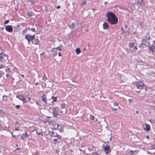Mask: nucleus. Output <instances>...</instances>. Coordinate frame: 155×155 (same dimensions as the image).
Returning a JSON list of instances; mask_svg holds the SVG:
<instances>
[{
    "label": "nucleus",
    "instance_id": "obj_1",
    "mask_svg": "<svg viewBox=\"0 0 155 155\" xmlns=\"http://www.w3.org/2000/svg\"><path fill=\"white\" fill-rule=\"evenodd\" d=\"M107 20L111 25L116 24L118 22V18L114 14L110 12H108L106 14Z\"/></svg>",
    "mask_w": 155,
    "mask_h": 155
},
{
    "label": "nucleus",
    "instance_id": "obj_2",
    "mask_svg": "<svg viewBox=\"0 0 155 155\" xmlns=\"http://www.w3.org/2000/svg\"><path fill=\"white\" fill-rule=\"evenodd\" d=\"M60 107L63 110L61 111V112L62 113L66 114L67 113V108L68 107V105L64 104H61Z\"/></svg>",
    "mask_w": 155,
    "mask_h": 155
},
{
    "label": "nucleus",
    "instance_id": "obj_3",
    "mask_svg": "<svg viewBox=\"0 0 155 155\" xmlns=\"http://www.w3.org/2000/svg\"><path fill=\"white\" fill-rule=\"evenodd\" d=\"M136 86L137 88L140 90L142 89L144 87H146L145 84L142 81L137 82Z\"/></svg>",
    "mask_w": 155,
    "mask_h": 155
},
{
    "label": "nucleus",
    "instance_id": "obj_4",
    "mask_svg": "<svg viewBox=\"0 0 155 155\" xmlns=\"http://www.w3.org/2000/svg\"><path fill=\"white\" fill-rule=\"evenodd\" d=\"M25 38L27 39L29 43L31 40L34 39L35 38V35H26L25 36Z\"/></svg>",
    "mask_w": 155,
    "mask_h": 155
},
{
    "label": "nucleus",
    "instance_id": "obj_5",
    "mask_svg": "<svg viewBox=\"0 0 155 155\" xmlns=\"http://www.w3.org/2000/svg\"><path fill=\"white\" fill-rule=\"evenodd\" d=\"M110 146L109 145H107L106 146H104V150L106 154H108L110 152Z\"/></svg>",
    "mask_w": 155,
    "mask_h": 155
},
{
    "label": "nucleus",
    "instance_id": "obj_6",
    "mask_svg": "<svg viewBox=\"0 0 155 155\" xmlns=\"http://www.w3.org/2000/svg\"><path fill=\"white\" fill-rule=\"evenodd\" d=\"M6 30L8 32H11L13 31V28L11 25H8L5 26Z\"/></svg>",
    "mask_w": 155,
    "mask_h": 155
},
{
    "label": "nucleus",
    "instance_id": "obj_7",
    "mask_svg": "<svg viewBox=\"0 0 155 155\" xmlns=\"http://www.w3.org/2000/svg\"><path fill=\"white\" fill-rule=\"evenodd\" d=\"M57 107H55L53 109L52 114L53 116L54 117H56L57 116V115H58L57 113Z\"/></svg>",
    "mask_w": 155,
    "mask_h": 155
},
{
    "label": "nucleus",
    "instance_id": "obj_8",
    "mask_svg": "<svg viewBox=\"0 0 155 155\" xmlns=\"http://www.w3.org/2000/svg\"><path fill=\"white\" fill-rule=\"evenodd\" d=\"M16 97L18 98L20 100L22 101L23 103H26L27 102L26 100L23 95L19 96H17Z\"/></svg>",
    "mask_w": 155,
    "mask_h": 155
},
{
    "label": "nucleus",
    "instance_id": "obj_9",
    "mask_svg": "<svg viewBox=\"0 0 155 155\" xmlns=\"http://www.w3.org/2000/svg\"><path fill=\"white\" fill-rule=\"evenodd\" d=\"M3 59H8V57L5 54H3L0 53V60L2 61Z\"/></svg>",
    "mask_w": 155,
    "mask_h": 155
},
{
    "label": "nucleus",
    "instance_id": "obj_10",
    "mask_svg": "<svg viewBox=\"0 0 155 155\" xmlns=\"http://www.w3.org/2000/svg\"><path fill=\"white\" fill-rule=\"evenodd\" d=\"M61 46H59L56 48H52L51 50L52 52H54L55 51H57L58 50L60 51L61 50Z\"/></svg>",
    "mask_w": 155,
    "mask_h": 155
},
{
    "label": "nucleus",
    "instance_id": "obj_11",
    "mask_svg": "<svg viewBox=\"0 0 155 155\" xmlns=\"http://www.w3.org/2000/svg\"><path fill=\"white\" fill-rule=\"evenodd\" d=\"M105 141L107 143H108L110 142L111 140V137L108 135L107 137L105 138Z\"/></svg>",
    "mask_w": 155,
    "mask_h": 155
},
{
    "label": "nucleus",
    "instance_id": "obj_12",
    "mask_svg": "<svg viewBox=\"0 0 155 155\" xmlns=\"http://www.w3.org/2000/svg\"><path fill=\"white\" fill-rule=\"evenodd\" d=\"M129 46L130 48V50L132 51H133L134 50V43H130Z\"/></svg>",
    "mask_w": 155,
    "mask_h": 155
},
{
    "label": "nucleus",
    "instance_id": "obj_13",
    "mask_svg": "<svg viewBox=\"0 0 155 155\" xmlns=\"http://www.w3.org/2000/svg\"><path fill=\"white\" fill-rule=\"evenodd\" d=\"M42 100L45 103V104H47V101H46V98L45 94H44L41 96Z\"/></svg>",
    "mask_w": 155,
    "mask_h": 155
},
{
    "label": "nucleus",
    "instance_id": "obj_14",
    "mask_svg": "<svg viewBox=\"0 0 155 155\" xmlns=\"http://www.w3.org/2000/svg\"><path fill=\"white\" fill-rule=\"evenodd\" d=\"M144 129L146 131H149L150 130V126L149 124H147L145 127H144Z\"/></svg>",
    "mask_w": 155,
    "mask_h": 155
},
{
    "label": "nucleus",
    "instance_id": "obj_15",
    "mask_svg": "<svg viewBox=\"0 0 155 155\" xmlns=\"http://www.w3.org/2000/svg\"><path fill=\"white\" fill-rule=\"evenodd\" d=\"M103 28L104 29H107L108 28V26L107 25V24L105 22L103 24Z\"/></svg>",
    "mask_w": 155,
    "mask_h": 155
},
{
    "label": "nucleus",
    "instance_id": "obj_16",
    "mask_svg": "<svg viewBox=\"0 0 155 155\" xmlns=\"http://www.w3.org/2000/svg\"><path fill=\"white\" fill-rule=\"evenodd\" d=\"M74 23H69L68 24L69 27L71 29L74 28Z\"/></svg>",
    "mask_w": 155,
    "mask_h": 155
},
{
    "label": "nucleus",
    "instance_id": "obj_17",
    "mask_svg": "<svg viewBox=\"0 0 155 155\" xmlns=\"http://www.w3.org/2000/svg\"><path fill=\"white\" fill-rule=\"evenodd\" d=\"M34 40L32 41V43L35 45H37L38 44L39 40L38 39H33Z\"/></svg>",
    "mask_w": 155,
    "mask_h": 155
},
{
    "label": "nucleus",
    "instance_id": "obj_18",
    "mask_svg": "<svg viewBox=\"0 0 155 155\" xmlns=\"http://www.w3.org/2000/svg\"><path fill=\"white\" fill-rule=\"evenodd\" d=\"M28 134L26 133H25V134H23L21 136V139L22 140L24 139L26 137H28Z\"/></svg>",
    "mask_w": 155,
    "mask_h": 155
},
{
    "label": "nucleus",
    "instance_id": "obj_19",
    "mask_svg": "<svg viewBox=\"0 0 155 155\" xmlns=\"http://www.w3.org/2000/svg\"><path fill=\"white\" fill-rule=\"evenodd\" d=\"M149 48L151 51L153 52L155 51V46H153L149 47Z\"/></svg>",
    "mask_w": 155,
    "mask_h": 155
},
{
    "label": "nucleus",
    "instance_id": "obj_20",
    "mask_svg": "<svg viewBox=\"0 0 155 155\" xmlns=\"http://www.w3.org/2000/svg\"><path fill=\"white\" fill-rule=\"evenodd\" d=\"M87 3V1H84L82 2L80 4V5L83 6L84 5H86Z\"/></svg>",
    "mask_w": 155,
    "mask_h": 155
},
{
    "label": "nucleus",
    "instance_id": "obj_21",
    "mask_svg": "<svg viewBox=\"0 0 155 155\" xmlns=\"http://www.w3.org/2000/svg\"><path fill=\"white\" fill-rule=\"evenodd\" d=\"M5 70L6 72H8V74H12V71L10 68H8L7 69H5Z\"/></svg>",
    "mask_w": 155,
    "mask_h": 155
},
{
    "label": "nucleus",
    "instance_id": "obj_22",
    "mask_svg": "<svg viewBox=\"0 0 155 155\" xmlns=\"http://www.w3.org/2000/svg\"><path fill=\"white\" fill-rule=\"evenodd\" d=\"M75 51L76 52L77 54H78L80 52V50L79 48H77L75 50Z\"/></svg>",
    "mask_w": 155,
    "mask_h": 155
},
{
    "label": "nucleus",
    "instance_id": "obj_23",
    "mask_svg": "<svg viewBox=\"0 0 155 155\" xmlns=\"http://www.w3.org/2000/svg\"><path fill=\"white\" fill-rule=\"evenodd\" d=\"M51 98H53V101L52 102L53 103L54 101H57V98L56 97H54L53 96L51 97Z\"/></svg>",
    "mask_w": 155,
    "mask_h": 155
},
{
    "label": "nucleus",
    "instance_id": "obj_24",
    "mask_svg": "<svg viewBox=\"0 0 155 155\" xmlns=\"http://www.w3.org/2000/svg\"><path fill=\"white\" fill-rule=\"evenodd\" d=\"M90 119L91 120H94V117L93 115H90Z\"/></svg>",
    "mask_w": 155,
    "mask_h": 155
},
{
    "label": "nucleus",
    "instance_id": "obj_25",
    "mask_svg": "<svg viewBox=\"0 0 155 155\" xmlns=\"http://www.w3.org/2000/svg\"><path fill=\"white\" fill-rule=\"evenodd\" d=\"M51 136L52 137H56L57 136H56V133H54L52 132V133L51 134Z\"/></svg>",
    "mask_w": 155,
    "mask_h": 155
},
{
    "label": "nucleus",
    "instance_id": "obj_26",
    "mask_svg": "<svg viewBox=\"0 0 155 155\" xmlns=\"http://www.w3.org/2000/svg\"><path fill=\"white\" fill-rule=\"evenodd\" d=\"M42 79L44 81H45L47 79V77H46V76L45 75V74H44V75L43 77V78Z\"/></svg>",
    "mask_w": 155,
    "mask_h": 155
},
{
    "label": "nucleus",
    "instance_id": "obj_27",
    "mask_svg": "<svg viewBox=\"0 0 155 155\" xmlns=\"http://www.w3.org/2000/svg\"><path fill=\"white\" fill-rule=\"evenodd\" d=\"M3 100H6L7 99V97L5 95H4L3 96Z\"/></svg>",
    "mask_w": 155,
    "mask_h": 155
},
{
    "label": "nucleus",
    "instance_id": "obj_28",
    "mask_svg": "<svg viewBox=\"0 0 155 155\" xmlns=\"http://www.w3.org/2000/svg\"><path fill=\"white\" fill-rule=\"evenodd\" d=\"M137 151L136 150H134V151H133L132 150H131L130 151V152L131 153V155H134V154H133V153H134V152H136Z\"/></svg>",
    "mask_w": 155,
    "mask_h": 155
},
{
    "label": "nucleus",
    "instance_id": "obj_29",
    "mask_svg": "<svg viewBox=\"0 0 155 155\" xmlns=\"http://www.w3.org/2000/svg\"><path fill=\"white\" fill-rule=\"evenodd\" d=\"M150 122L153 123H155V119H151L149 120Z\"/></svg>",
    "mask_w": 155,
    "mask_h": 155
},
{
    "label": "nucleus",
    "instance_id": "obj_30",
    "mask_svg": "<svg viewBox=\"0 0 155 155\" xmlns=\"http://www.w3.org/2000/svg\"><path fill=\"white\" fill-rule=\"evenodd\" d=\"M92 155H99L98 154L97 152H93L92 153Z\"/></svg>",
    "mask_w": 155,
    "mask_h": 155
},
{
    "label": "nucleus",
    "instance_id": "obj_31",
    "mask_svg": "<svg viewBox=\"0 0 155 155\" xmlns=\"http://www.w3.org/2000/svg\"><path fill=\"white\" fill-rule=\"evenodd\" d=\"M9 22V20H6L4 21V24H8Z\"/></svg>",
    "mask_w": 155,
    "mask_h": 155
},
{
    "label": "nucleus",
    "instance_id": "obj_32",
    "mask_svg": "<svg viewBox=\"0 0 155 155\" xmlns=\"http://www.w3.org/2000/svg\"><path fill=\"white\" fill-rule=\"evenodd\" d=\"M56 137H58V138L59 139H60L61 138V137L59 136L56 133Z\"/></svg>",
    "mask_w": 155,
    "mask_h": 155
},
{
    "label": "nucleus",
    "instance_id": "obj_33",
    "mask_svg": "<svg viewBox=\"0 0 155 155\" xmlns=\"http://www.w3.org/2000/svg\"><path fill=\"white\" fill-rule=\"evenodd\" d=\"M57 51H55L53 52V55L54 56H55L57 54Z\"/></svg>",
    "mask_w": 155,
    "mask_h": 155
},
{
    "label": "nucleus",
    "instance_id": "obj_34",
    "mask_svg": "<svg viewBox=\"0 0 155 155\" xmlns=\"http://www.w3.org/2000/svg\"><path fill=\"white\" fill-rule=\"evenodd\" d=\"M147 39L148 40L150 39V37L148 35H147L146 36Z\"/></svg>",
    "mask_w": 155,
    "mask_h": 155
},
{
    "label": "nucleus",
    "instance_id": "obj_35",
    "mask_svg": "<svg viewBox=\"0 0 155 155\" xmlns=\"http://www.w3.org/2000/svg\"><path fill=\"white\" fill-rule=\"evenodd\" d=\"M151 147L152 149H155V145H151Z\"/></svg>",
    "mask_w": 155,
    "mask_h": 155
},
{
    "label": "nucleus",
    "instance_id": "obj_36",
    "mask_svg": "<svg viewBox=\"0 0 155 155\" xmlns=\"http://www.w3.org/2000/svg\"><path fill=\"white\" fill-rule=\"evenodd\" d=\"M128 101L130 103H131L133 102V100L131 99H130L128 100Z\"/></svg>",
    "mask_w": 155,
    "mask_h": 155
},
{
    "label": "nucleus",
    "instance_id": "obj_37",
    "mask_svg": "<svg viewBox=\"0 0 155 155\" xmlns=\"http://www.w3.org/2000/svg\"><path fill=\"white\" fill-rule=\"evenodd\" d=\"M4 67L5 66L2 64L0 65V69L4 68Z\"/></svg>",
    "mask_w": 155,
    "mask_h": 155
},
{
    "label": "nucleus",
    "instance_id": "obj_38",
    "mask_svg": "<svg viewBox=\"0 0 155 155\" xmlns=\"http://www.w3.org/2000/svg\"><path fill=\"white\" fill-rule=\"evenodd\" d=\"M20 107V105H17L15 106V107L17 109H18Z\"/></svg>",
    "mask_w": 155,
    "mask_h": 155
},
{
    "label": "nucleus",
    "instance_id": "obj_39",
    "mask_svg": "<svg viewBox=\"0 0 155 155\" xmlns=\"http://www.w3.org/2000/svg\"><path fill=\"white\" fill-rule=\"evenodd\" d=\"M37 74H38V73L37 71H35V72L33 73V74L35 75H36Z\"/></svg>",
    "mask_w": 155,
    "mask_h": 155
},
{
    "label": "nucleus",
    "instance_id": "obj_40",
    "mask_svg": "<svg viewBox=\"0 0 155 155\" xmlns=\"http://www.w3.org/2000/svg\"><path fill=\"white\" fill-rule=\"evenodd\" d=\"M33 14H34L32 12H30L29 15L30 16H32L33 15Z\"/></svg>",
    "mask_w": 155,
    "mask_h": 155
},
{
    "label": "nucleus",
    "instance_id": "obj_41",
    "mask_svg": "<svg viewBox=\"0 0 155 155\" xmlns=\"http://www.w3.org/2000/svg\"><path fill=\"white\" fill-rule=\"evenodd\" d=\"M53 140L55 142L54 143L55 144H56V142L57 141V139H53Z\"/></svg>",
    "mask_w": 155,
    "mask_h": 155
},
{
    "label": "nucleus",
    "instance_id": "obj_42",
    "mask_svg": "<svg viewBox=\"0 0 155 155\" xmlns=\"http://www.w3.org/2000/svg\"><path fill=\"white\" fill-rule=\"evenodd\" d=\"M63 128L62 127H61V128L59 129V130L60 132H62L63 131Z\"/></svg>",
    "mask_w": 155,
    "mask_h": 155
},
{
    "label": "nucleus",
    "instance_id": "obj_43",
    "mask_svg": "<svg viewBox=\"0 0 155 155\" xmlns=\"http://www.w3.org/2000/svg\"><path fill=\"white\" fill-rule=\"evenodd\" d=\"M31 30L32 31L35 32V30L34 28H31Z\"/></svg>",
    "mask_w": 155,
    "mask_h": 155
},
{
    "label": "nucleus",
    "instance_id": "obj_44",
    "mask_svg": "<svg viewBox=\"0 0 155 155\" xmlns=\"http://www.w3.org/2000/svg\"><path fill=\"white\" fill-rule=\"evenodd\" d=\"M11 134H12V137H14L15 138H16V136L15 135H13L12 133H11Z\"/></svg>",
    "mask_w": 155,
    "mask_h": 155
},
{
    "label": "nucleus",
    "instance_id": "obj_45",
    "mask_svg": "<svg viewBox=\"0 0 155 155\" xmlns=\"http://www.w3.org/2000/svg\"><path fill=\"white\" fill-rule=\"evenodd\" d=\"M6 75L7 77H8L10 76V74H6Z\"/></svg>",
    "mask_w": 155,
    "mask_h": 155
},
{
    "label": "nucleus",
    "instance_id": "obj_46",
    "mask_svg": "<svg viewBox=\"0 0 155 155\" xmlns=\"http://www.w3.org/2000/svg\"><path fill=\"white\" fill-rule=\"evenodd\" d=\"M114 105H115L118 106V103H117V102H115L114 103Z\"/></svg>",
    "mask_w": 155,
    "mask_h": 155
},
{
    "label": "nucleus",
    "instance_id": "obj_47",
    "mask_svg": "<svg viewBox=\"0 0 155 155\" xmlns=\"http://www.w3.org/2000/svg\"><path fill=\"white\" fill-rule=\"evenodd\" d=\"M134 50H135V51H136L137 50V46H135L134 47Z\"/></svg>",
    "mask_w": 155,
    "mask_h": 155
},
{
    "label": "nucleus",
    "instance_id": "obj_48",
    "mask_svg": "<svg viewBox=\"0 0 155 155\" xmlns=\"http://www.w3.org/2000/svg\"><path fill=\"white\" fill-rule=\"evenodd\" d=\"M56 8H57V9H59V8H60V5H58V6L57 7H56Z\"/></svg>",
    "mask_w": 155,
    "mask_h": 155
},
{
    "label": "nucleus",
    "instance_id": "obj_49",
    "mask_svg": "<svg viewBox=\"0 0 155 155\" xmlns=\"http://www.w3.org/2000/svg\"><path fill=\"white\" fill-rule=\"evenodd\" d=\"M19 130V129H18V128H16L15 129V131H18V130Z\"/></svg>",
    "mask_w": 155,
    "mask_h": 155
},
{
    "label": "nucleus",
    "instance_id": "obj_50",
    "mask_svg": "<svg viewBox=\"0 0 155 155\" xmlns=\"http://www.w3.org/2000/svg\"><path fill=\"white\" fill-rule=\"evenodd\" d=\"M111 109L113 110H117V108H112Z\"/></svg>",
    "mask_w": 155,
    "mask_h": 155
},
{
    "label": "nucleus",
    "instance_id": "obj_51",
    "mask_svg": "<svg viewBox=\"0 0 155 155\" xmlns=\"http://www.w3.org/2000/svg\"><path fill=\"white\" fill-rule=\"evenodd\" d=\"M37 134H38V135H41L42 136V135L41 134V133H38V132H37Z\"/></svg>",
    "mask_w": 155,
    "mask_h": 155
},
{
    "label": "nucleus",
    "instance_id": "obj_52",
    "mask_svg": "<svg viewBox=\"0 0 155 155\" xmlns=\"http://www.w3.org/2000/svg\"><path fill=\"white\" fill-rule=\"evenodd\" d=\"M58 56H61V54L60 53H58Z\"/></svg>",
    "mask_w": 155,
    "mask_h": 155
},
{
    "label": "nucleus",
    "instance_id": "obj_53",
    "mask_svg": "<svg viewBox=\"0 0 155 155\" xmlns=\"http://www.w3.org/2000/svg\"><path fill=\"white\" fill-rule=\"evenodd\" d=\"M3 112V111L0 109V114Z\"/></svg>",
    "mask_w": 155,
    "mask_h": 155
},
{
    "label": "nucleus",
    "instance_id": "obj_54",
    "mask_svg": "<svg viewBox=\"0 0 155 155\" xmlns=\"http://www.w3.org/2000/svg\"><path fill=\"white\" fill-rule=\"evenodd\" d=\"M28 101H29L30 100V98L29 97H28Z\"/></svg>",
    "mask_w": 155,
    "mask_h": 155
},
{
    "label": "nucleus",
    "instance_id": "obj_55",
    "mask_svg": "<svg viewBox=\"0 0 155 155\" xmlns=\"http://www.w3.org/2000/svg\"><path fill=\"white\" fill-rule=\"evenodd\" d=\"M45 54V52H43L42 53H41L40 54V55H43L44 54Z\"/></svg>",
    "mask_w": 155,
    "mask_h": 155
},
{
    "label": "nucleus",
    "instance_id": "obj_56",
    "mask_svg": "<svg viewBox=\"0 0 155 155\" xmlns=\"http://www.w3.org/2000/svg\"><path fill=\"white\" fill-rule=\"evenodd\" d=\"M34 155H39V153H36Z\"/></svg>",
    "mask_w": 155,
    "mask_h": 155
},
{
    "label": "nucleus",
    "instance_id": "obj_57",
    "mask_svg": "<svg viewBox=\"0 0 155 155\" xmlns=\"http://www.w3.org/2000/svg\"><path fill=\"white\" fill-rule=\"evenodd\" d=\"M146 137H147V139H149V135H148V136H146Z\"/></svg>",
    "mask_w": 155,
    "mask_h": 155
},
{
    "label": "nucleus",
    "instance_id": "obj_58",
    "mask_svg": "<svg viewBox=\"0 0 155 155\" xmlns=\"http://www.w3.org/2000/svg\"><path fill=\"white\" fill-rule=\"evenodd\" d=\"M38 84V82H36V83L35 84V85H37Z\"/></svg>",
    "mask_w": 155,
    "mask_h": 155
},
{
    "label": "nucleus",
    "instance_id": "obj_59",
    "mask_svg": "<svg viewBox=\"0 0 155 155\" xmlns=\"http://www.w3.org/2000/svg\"><path fill=\"white\" fill-rule=\"evenodd\" d=\"M140 91H137V93H140Z\"/></svg>",
    "mask_w": 155,
    "mask_h": 155
},
{
    "label": "nucleus",
    "instance_id": "obj_60",
    "mask_svg": "<svg viewBox=\"0 0 155 155\" xmlns=\"http://www.w3.org/2000/svg\"><path fill=\"white\" fill-rule=\"evenodd\" d=\"M108 3V2H104V4L105 5H106Z\"/></svg>",
    "mask_w": 155,
    "mask_h": 155
},
{
    "label": "nucleus",
    "instance_id": "obj_61",
    "mask_svg": "<svg viewBox=\"0 0 155 155\" xmlns=\"http://www.w3.org/2000/svg\"><path fill=\"white\" fill-rule=\"evenodd\" d=\"M20 149V148H17L16 149V150H19Z\"/></svg>",
    "mask_w": 155,
    "mask_h": 155
},
{
    "label": "nucleus",
    "instance_id": "obj_62",
    "mask_svg": "<svg viewBox=\"0 0 155 155\" xmlns=\"http://www.w3.org/2000/svg\"><path fill=\"white\" fill-rule=\"evenodd\" d=\"M1 29L2 30H3L4 29V28H1Z\"/></svg>",
    "mask_w": 155,
    "mask_h": 155
},
{
    "label": "nucleus",
    "instance_id": "obj_63",
    "mask_svg": "<svg viewBox=\"0 0 155 155\" xmlns=\"http://www.w3.org/2000/svg\"><path fill=\"white\" fill-rule=\"evenodd\" d=\"M88 149L89 151H91V150H90V148H88Z\"/></svg>",
    "mask_w": 155,
    "mask_h": 155
},
{
    "label": "nucleus",
    "instance_id": "obj_64",
    "mask_svg": "<svg viewBox=\"0 0 155 155\" xmlns=\"http://www.w3.org/2000/svg\"><path fill=\"white\" fill-rule=\"evenodd\" d=\"M136 113H137V114H138V113H139L138 111H136Z\"/></svg>",
    "mask_w": 155,
    "mask_h": 155
}]
</instances>
